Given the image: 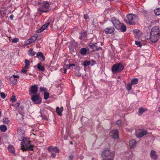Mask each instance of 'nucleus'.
Masks as SVG:
<instances>
[{"label":"nucleus","instance_id":"nucleus-22","mask_svg":"<svg viewBox=\"0 0 160 160\" xmlns=\"http://www.w3.org/2000/svg\"><path fill=\"white\" fill-rule=\"evenodd\" d=\"M151 157L153 159L156 160L158 158V156L156 153V152L154 150H152L150 153Z\"/></svg>","mask_w":160,"mask_h":160},{"label":"nucleus","instance_id":"nucleus-46","mask_svg":"<svg viewBox=\"0 0 160 160\" xmlns=\"http://www.w3.org/2000/svg\"><path fill=\"white\" fill-rule=\"evenodd\" d=\"M135 44L138 46L139 47H140L141 46V44L140 42H138L137 41H135Z\"/></svg>","mask_w":160,"mask_h":160},{"label":"nucleus","instance_id":"nucleus-9","mask_svg":"<svg viewBox=\"0 0 160 160\" xmlns=\"http://www.w3.org/2000/svg\"><path fill=\"white\" fill-rule=\"evenodd\" d=\"M99 43H95L94 44H90L88 46L90 48L92 49V51H97L99 50H102V48L99 45Z\"/></svg>","mask_w":160,"mask_h":160},{"label":"nucleus","instance_id":"nucleus-41","mask_svg":"<svg viewBox=\"0 0 160 160\" xmlns=\"http://www.w3.org/2000/svg\"><path fill=\"white\" fill-rule=\"evenodd\" d=\"M24 63L26 64L25 66L28 67L30 65L29 61L27 59L25 60L24 61Z\"/></svg>","mask_w":160,"mask_h":160},{"label":"nucleus","instance_id":"nucleus-26","mask_svg":"<svg viewBox=\"0 0 160 160\" xmlns=\"http://www.w3.org/2000/svg\"><path fill=\"white\" fill-rule=\"evenodd\" d=\"M37 39V37L35 36H33L31 37L29 40V43H28V44H29L33 42Z\"/></svg>","mask_w":160,"mask_h":160},{"label":"nucleus","instance_id":"nucleus-47","mask_svg":"<svg viewBox=\"0 0 160 160\" xmlns=\"http://www.w3.org/2000/svg\"><path fill=\"white\" fill-rule=\"evenodd\" d=\"M11 98V100L12 102L15 101L16 100V97L15 96H13Z\"/></svg>","mask_w":160,"mask_h":160},{"label":"nucleus","instance_id":"nucleus-8","mask_svg":"<svg viewBox=\"0 0 160 160\" xmlns=\"http://www.w3.org/2000/svg\"><path fill=\"white\" fill-rule=\"evenodd\" d=\"M111 22L112 23L113 26L117 29V28H120V25L121 23L120 21L118 19L114 17L111 18Z\"/></svg>","mask_w":160,"mask_h":160},{"label":"nucleus","instance_id":"nucleus-27","mask_svg":"<svg viewBox=\"0 0 160 160\" xmlns=\"http://www.w3.org/2000/svg\"><path fill=\"white\" fill-rule=\"evenodd\" d=\"M0 130L2 132H4L7 130V127L5 125H0Z\"/></svg>","mask_w":160,"mask_h":160},{"label":"nucleus","instance_id":"nucleus-6","mask_svg":"<svg viewBox=\"0 0 160 160\" xmlns=\"http://www.w3.org/2000/svg\"><path fill=\"white\" fill-rule=\"evenodd\" d=\"M32 101L37 104H40L42 102V99L38 95L35 94L32 96Z\"/></svg>","mask_w":160,"mask_h":160},{"label":"nucleus","instance_id":"nucleus-45","mask_svg":"<svg viewBox=\"0 0 160 160\" xmlns=\"http://www.w3.org/2000/svg\"><path fill=\"white\" fill-rule=\"evenodd\" d=\"M0 95L1 97L3 99H4L6 97V95L3 92H0Z\"/></svg>","mask_w":160,"mask_h":160},{"label":"nucleus","instance_id":"nucleus-50","mask_svg":"<svg viewBox=\"0 0 160 160\" xmlns=\"http://www.w3.org/2000/svg\"><path fill=\"white\" fill-rule=\"evenodd\" d=\"M116 123V124L119 126H120L121 125V121L120 120H118L117 121Z\"/></svg>","mask_w":160,"mask_h":160},{"label":"nucleus","instance_id":"nucleus-53","mask_svg":"<svg viewBox=\"0 0 160 160\" xmlns=\"http://www.w3.org/2000/svg\"><path fill=\"white\" fill-rule=\"evenodd\" d=\"M75 69L76 70H77L78 71H79L80 70V68L79 67L77 66L75 68Z\"/></svg>","mask_w":160,"mask_h":160},{"label":"nucleus","instance_id":"nucleus-3","mask_svg":"<svg viewBox=\"0 0 160 160\" xmlns=\"http://www.w3.org/2000/svg\"><path fill=\"white\" fill-rule=\"evenodd\" d=\"M124 69V66L121 63L114 64L112 68V71L113 74L119 72Z\"/></svg>","mask_w":160,"mask_h":160},{"label":"nucleus","instance_id":"nucleus-15","mask_svg":"<svg viewBox=\"0 0 160 160\" xmlns=\"http://www.w3.org/2000/svg\"><path fill=\"white\" fill-rule=\"evenodd\" d=\"M115 29L112 27H109L105 28L104 30V31L106 34H110L112 33L114 31Z\"/></svg>","mask_w":160,"mask_h":160},{"label":"nucleus","instance_id":"nucleus-17","mask_svg":"<svg viewBox=\"0 0 160 160\" xmlns=\"http://www.w3.org/2000/svg\"><path fill=\"white\" fill-rule=\"evenodd\" d=\"M150 34H160L159 29L158 28L157 26L153 27L151 30Z\"/></svg>","mask_w":160,"mask_h":160},{"label":"nucleus","instance_id":"nucleus-16","mask_svg":"<svg viewBox=\"0 0 160 160\" xmlns=\"http://www.w3.org/2000/svg\"><path fill=\"white\" fill-rule=\"evenodd\" d=\"M50 24V22H48L47 23L42 25L40 29L38 30L36 32V33H39L44 31V30L47 28L48 27Z\"/></svg>","mask_w":160,"mask_h":160},{"label":"nucleus","instance_id":"nucleus-48","mask_svg":"<svg viewBox=\"0 0 160 160\" xmlns=\"http://www.w3.org/2000/svg\"><path fill=\"white\" fill-rule=\"evenodd\" d=\"M51 153V157L52 158H55L56 157V154H55L53 152H50Z\"/></svg>","mask_w":160,"mask_h":160},{"label":"nucleus","instance_id":"nucleus-33","mask_svg":"<svg viewBox=\"0 0 160 160\" xmlns=\"http://www.w3.org/2000/svg\"><path fill=\"white\" fill-rule=\"evenodd\" d=\"M155 14L157 15H160V8H158L154 10Z\"/></svg>","mask_w":160,"mask_h":160},{"label":"nucleus","instance_id":"nucleus-13","mask_svg":"<svg viewBox=\"0 0 160 160\" xmlns=\"http://www.w3.org/2000/svg\"><path fill=\"white\" fill-rule=\"evenodd\" d=\"M23 108L24 107L22 106L21 107L19 108L18 112L19 114H17V118H18V117H20V118H19V119H20L21 118L23 119V117L24 116V113L23 112Z\"/></svg>","mask_w":160,"mask_h":160},{"label":"nucleus","instance_id":"nucleus-55","mask_svg":"<svg viewBox=\"0 0 160 160\" xmlns=\"http://www.w3.org/2000/svg\"><path fill=\"white\" fill-rule=\"evenodd\" d=\"M19 105H20V103L19 102H17L16 104V105L17 107H19Z\"/></svg>","mask_w":160,"mask_h":160},{"label":"nucleus","instance_id":"nucleus-20","mask_svg":"<svg viewBox=\"0 0 160 160\" xmlns=\"http://www.w3.org/2000/svg\"><path fill=\"white\" fill-rule=\"evenodd\" d=\"M8 150L9 152L12 153L14 155H15V151L14 147L12 145H9L8 147Z\"/></svg>","mask_w":160,"mask_h":160},{"label":"nucleus","instance_id":"nucleus-57","mask_svg":"<svg viewBox=\"0 0 160 160\" xmlns=\"http://www.w3.org/2000/svg\"><path fill=\"white\" fill-rule=\"evenodd\" d=\"M67 69L66 68V69H64L63 70V72L64 73H66V72H67Z\"/></svg>","mask_w":160,"mask_h":160},{"label":"nucleus","instance_id":"nucleus-49","mask_svg":"<svg viewBox=\"0 0 160 160\" xmlns=\"http://www.w3.org/2000/svg\"><path fill=\"white\" fill-rule=\"evenodd\" d=\"M75 66V65L74 64H69L68 66H67V68L68 69H69L71 67Z\"/></svg>","mask_w":160,"mask_h":160},{"label":"nucleus","instance_id":"nucleus-35","mask_svg":"<svg viewBox=\"0 0 160 160\" xmlns=\"http://www.w3.org/2000/svg\"><path fill=\"white\" fill-rule=\"evenodd\" d=\"M49 93L48 92H45L44 93V98L45 99H47L49 97Z\"/></svg>","mask_w":160,"mask_h":160},{"label":"nucleus","instance_id":"nucleus-42","mask_svg":"<svg viewBox=\"0 0 160 160\" xmlns=\"http://www.w3.org/2000/svg\"><path fill=\"white\" fill-rule=\"evenodd\" d=\"M41 116L42 118L45 119L47 120L48 119V116L47 115H45L44 114H42L41 115Z\"/></svg>","mask_w":160,"mask_h":160},{"label":"nucleus","instance_id":"nucleus-18","mask_svg":"<svg viewBox=\"0 0 160 160\" xmlns=\"http://www.w3.org/2000/svg\"><path fill=\"white\" fill-rule=\"evenodd\" d=\"M48 150L49 152H54L55 153H59V151L57 147L51 146L48 148Z\"/></svg>","mask_w":160,"mask_h":160},{"label":"nucleus","instance_id":"nucleus-56","mask_svg":"<svg viewBox=\"0 0 160 160\" xmlns=\"http://www.w3.org/2000/svg\"><path fill=\"white\" fill-rule=\"evenodd\" d=\"M13 15H11L10 16V18L11 20H12L13 18Z\"/></svg>","mask_w":160,"mask_h":160},{"label":"nucleus","instance_id":"nucleus-1","mask_svg":"<svg viewBox=\"0 0 160 160\" xmlns=\"http://www.w3.org/2000/svg\"><path fill=\"white\" fill-rule=\"evenodd\" d=\"M29 138L25 139L21 143V149L23 151L32 150L34 146L30 143Z\"/></svg>","mask_w":160,"mask_h":160},{"label":"nucleus","instance_id":"nucleus-60","mask_svg":"<svg viewBox=\"0 0 160 160\" xmlns=\"http://www.w3.org/2000/svg\"><path fill=\"white\" fill-rule=\"evenodd\" d=\"M1 115H2V112H1L0 111V117H1Z\"/></svg>","mask_w":160,"mask_h":160},{"label":"nucleus","instance_id":"nucleus-36","mask_svg":"<svg viewBox=\"0 0 160 160\" xmlns=\"http://www.w3.org/2000/svg\"><path fill=\"white\" fill-rule=\"evenodd\" d=\"M91 62L90 61H86L83 62V65L85 67L90 65Z\"/></svg>","mask_w":160,"mask_h":160},{"label":"nucleus","instance_id":"nucleus-40","mask_svg":"<svg viewBox=\"0 0 160 160\" xmlns=\"http://www.w3.org/2000/svg\"><path fill=\"white\" fill-rule=\"evenodd\" d=\"M28 67L26 66H25L22 70V72H23V73H26L28 69Z\"/></svg>","mask_w":160,"mask_h":160},{"label":"nucleus","instance_id":"nucleus-62","mask_svg":"<svg viewBox=\"0 0 160 160\" xmlns=\"http://www.w3.org/2000/svg\"><path fill=\"white\" fill-rule=\"evenodd\" d=\"M92 61H93L94 62H95L93 60H92Z\"/></svg>","mask_w":160,"mask_h":160},{"label":"nucleus","instance_id":"nucleus-38","mask_svg":"<svg viewBox=\"0 0 160 160\" xmlns=\"http://www.w3.org/2000/svg\"><path fill=\"white\" fill-rule=\"evenodd\" d=\"M3 122L4 123L7 124L10 122V121L8 118H5L3 119Z\"/></svg>","mask_w":160,"mask_h":160},{"label":"nucleus","instance_id":"nucleus-14","mask_svg":"<svg viewBox=\"0 0 160 160\" xmlns=\"http://www.w3.org/2000/svg\"><path fill=\"white\" fill-rule=\"evenodd\" d=\"M19 76L18 75H13L12 76L10 77L9 78V80L10 82L12 84H15L16 83L17 80L16 78H18Z\"/></svg>","mask_w":160,"mask_h":160},{"label":"nucleus","instance_id":"nucleus-39","mask_svg":"<svg viewBox=\"0 0 160 160\" xmlns=\"http://www.w3.org/2000/svg\"><path fill=\"white\" fill-rule=\"evenodd\" d=\"M115 156L114 152H112V154L110 156V157L107 160H113Z\"/></svg>","mask_w":160,"mask_h":160},{"label":"nucleus","instance_id":"nucleus-51","mask_svg":"<svg viewBox=\"0 0 160 160\" xmlns=\"http://www.w3.org/2000/svg\"><path fill=\"white\" fill-rule=\"evenodd\" d=\"M75 75L76 76L80 77L81 76V74L78 72H76Z\"/></svg>","mask_w":160,"mask_h":160},{"label":"nucleus","instance_id":"nucleus-24","mask_svg":"<svg viewBox=\"0 0 160 160\" xmlns=\"http://www.w3.org/2000/svg\"><path fill=\"white\" fill-rule=\"evenodd\" d=\"M136 142L134 139L132 140L129 142V145L131 148H134L136 146Z\"/></svg>","mask_w":160,"mask_h":160},{"label":"nucleus","instance_id":"nucleus-7","mask_svg":"<svg viewBox=\"0 0 160 160\" xmlns=\"http://www.w3.org/2000/svg\"><path fill=\"white\" fill-rule=\"evenodd\" d=\"M18 140L20 141H23V140L25 139H27L28 138L25 137L24 131L20 129L18 132Z\"/></svg>","mask_w":160,"mask_h":160},{"label":"nucleus","instance_id":"nucleus-25","mask_svg":"<svg viewBox=\"0 0 160 160\" xmlns=\"http://www.w3.org/2000/svg\"><path fill=\"white\" fill-rule=\"evenodd\" d=\"M120 28H117V29L120 30L122 32H125L126 30V27L122 23L120 25Z\"/></svg>","mask_w":160,"mask_h":160},{"label":"nucleus","instance_id":"nucleus-28","mask_svg":"<svg viewBox=\"0 0 160 160\" xmlns=\"http://www.w3.org/2000/svg\"><path fill=\"white\" fill-rule=\"evenodd\" d=\"M28 53L29 55L31 56H33L35 55L36 52L35 51H33V49H30L28 50Z\"/></svg>","mask_w":160,"mask_h":160},{"label":"nucleus","instance_id":"nucleus-43","mask_svg":"<svg viewBox=\"0 0 160 160\" xmlns=\"http://www.w3.org/2000/svg\"><path fill=\"white\" fill-rule=\"evenodd\" d=\"M19 41V39L18 38H16L13 39L12 40V42L13 43H16Z\"/></svg>","mask_w":160,"mask_h":160},{"label":"nucleus","instance_id":"nucleus-23","mask_svg":"<svg viewBox=\"0 0 160 160\" xmlns=\"http://www.w3.org/2000/svg\"><path fill=\"white\" fill-rule=\"evenodd\" d=\"M63 111V108L61 107V108H59L58 107H57L56 108V112L57 114L59 115L60 116L62 115V113Z\"/></svg>","mask_w":160,"mask_h":160},{"label":"nucleus","instance_id":"nucleus-4","mask_svg":"<svg viewBox=\"0 0 160 160\" xmlns=\"http://www.w3.org/2000/svg\"><path fill=\"white\" fill-rule=\"evenodd\" d=\"M49 2L45 1L43 2L42 3H41L42 4V7H40L38 8V11L42 12H47L49 11L48 9L49 8ZM38 4H40L41 3L40 2H38Z\"/></svg>","mask_w":160,"mask_h":160},{"label":"nucleus","instance_id":"nucleus-2","mask_svg":"<svg viewBox=\"0 0 160 160\" xmlns=\"http://www.w3.org/2000/svg\"><path fill=\"white\" fill-rule=\"evenodd\" d=\"M127 17L128 21L126 22L130 25L135 24L138 21L137 16L134 14H129L127 15Z\"/></svg>","mask_w":160,"mask_h":160},{"label":"nucleus","instance_id":"nucleus-58","mask_svg":"<svg viewBox=\"0 0 160 160\" xmlns=\"http://www.w3.org/2000/svg\"><path fill=\"white\" fill-rule=\"evenodd\" d=\"M26 43H27V44H28V43H29V40H28L26 42Z\"/></svg>","mask_w":160,"mask_h":160},{"label":"nucleus","instance_id":"nucleus-61","mask_svg":"<svg viewBox=\"0 0 160 160\" xmlns=\"http://www.w3.org/2000/svg\"><path fill=\"white\" fill-rule=\"evenodd\" d=\"M158 110L159 112H160V107H159Z\"/></svg>","mask_w":160,"mask_h":160},{"label":"nucleus","instance_id":"nucleus-29","mask_svg":"<svg viewBox=\"0 0 160 160\" xmlns=\"http://www.w3.org/2000/svg\"><path fill=\"white\" fill-rule=\"evenodd\" d=\"M42 64L41 63H39L38 64L37 66V68L39 69V70L41 71H43L45 69V68L43 66H42L41 65Z\"/></svg>","mask_w":160,"mask_h":160},{"label":"nucleus","instance_id":"nucleus-44","mask_svg":"<svg viewBox=\"0 0 160 160\" xmlns=\"http://www.w3.org/2000/svg\"><path fill=\"white\" fill-rule=\"evenodd\" d=\"M40 92H45L47 90V89L44 88V87H41L40 88Z\"/></svg>","mask_w":160,"mask_h":160},{"label":"nucleus","instance_id":"nucleus-63","mask_svg":"<svg viewBox=\"0 0 160 160\" xmlns=\"http://www.w3.org/2000/svg\"><path fill=\"white\" fill-rule=\"evenodd\" d=\"M101 45H102V43H101Z\"/></svg>","mask_w":160,"mask_h":160},{"label":"nucleus","instance_id":"nucleus-21","mask_svg":"<svg viewBox=\"0 0 160 160\" xmlns=\"http://www.w3.org/2000/svg\"><path fill=\"white\" fill-rule=\"evenodd\" d=\"M80 34L81 36L79 37V38L81 40L83 38L85 39L87 38V32L86 31L81 32Z\"/></svg>","mask_w":160,"mask_h":160},{"label":"nucleus","instance_id":"nucleus-31","mask_svg":"<svg viewBox=\"0 0 160 160\" xmlns=\"http://www.w3.org/2000/svg\"><path fill=\"white\" fill-rule=\"evenodd\" d=\"M87 52V50L86 48H82L80 50V53L82 55H84Z\"/></svg>","mask_w":160,"mask_h":160},{"label":"nucleus","instance_id":"nucleus-12","mask_svg":"<svg viewBox=\"0 0 160 160\" xmlns=\"http://www.w3.org/2000/svg\"><path fill=\"white\" fill-rule=\"evenodd\" d=\"M30 92H29V94L31 95V94H36L38 91V86L37 85H34L30 87Z\"/></svg>","mask_w":160,"mask_h":160},{"label":"nucleus","instance_id":"nucleus-32","mask_svg":"<svg viewBox=\"0 0 160 160\" xmlns=\"http://www.w3.org/2000/svg\"><path fill=\"white\" fill-rule=\"evenodd\" d=\"M147 110L146 108H141L139 109L138 112L142 114Z\"/></svg>","mask_w":160,"mask_h":160},{"label":"nucleus","instance_id":"nucleus-19","mask_svg":"<svg viewBox=\"0 0 160 160\" xmlns=\"http://www.w3.org/2000/svg\"><path fill=\"white\" fill-rule=\"evenodd\" d=\"M135 133L137 137L138 138H140L143 136L147 134L148 133L146 131L143 130L140 132H135Z\"/></svg>","mask_w":160,"mask_h":160},{"label":"nucleus","instance_id":"nucleus-30","mask_svg":"<svg viewBox=\"0 0 160 160\" xmlns=\"http://www.w3.org/2000/svg\"><path fill=\"white\" fill-rule=\"evenodd\" d=\"M138 82V78H134L131 81V84L132 85H135L137 84Z\"/></svg>","mask_w":160,"mask_h":160},{"label":"nucleus","instance_id":"nucleus-52","mask_svg":"<svg viewBox=\"0 0 160 160\" xmlns=\"http://www.w3.org/2000/svg\"><path fill=\"white\" fill-rule=\"evenodd\" d=\"M84 18L85 19H87L88 18V16L87 14H84Z\"/></svg>","mask_w":160,"mask_h":160},{"label":"nucleus","instance_id":"nucleus-34","mask_svg":"<svg viewBox=\"0 0 160 160\" xmlns=\"http://www.w3.org/2000/svg\"><path fill=\"white\" fill-rule=\"evenodd\" d=\"M37 57H40L43 58V60H44L45 59L43 53L41 52H39L37 54Z\"/></svg>","mask_w":160,"mask_h":160},{"label":"nucleus","instance_id":"nucleus-54","mask_svg":"<svg viewBox=\"0 0 160 160\" xmlns=\"http://www.w3.org/2000/svg\"><path fill=\"white\" fill-rule=\"evenodd\" d=\"M73 158V156L71 155L69 157V159L70 160H72Z\"/></svg>","mask_w":160,"mask_h":160},{"label":"nucleus","instance_id":"nucleus-11","mask_svg":"<svg viewBox=\"0 0 160 160\" xmlns=\"http://www.w3.org/2000/svg\"><path fill=\"white\" fill-rule=\"evenodd\" d=\"M109 135L114 139H117L119 138L118 131L117 130H111L109 133Z\"/></svg>","mask_w":160,"mask_h":160},{"label":"nucleus","instance_id":"nucleus-37","mask_svg":"<svg viewBox=\"0 0 160 160\" xmlns=\"http://www.w3.org/2000/svg\"><path fill=\"white\" fill-rule=\"evenodd\" d=\"M132 85L131 84L128 83L126 87L128 91H129L131 90L132 88Z\"/></svg>","mask_w":160,"mask_h":160},{"label":"nucleus","instance_id":"nucleus-5","mask_svg":"<svg viewBox=\"0 0 160 160\" xmlns=\"http://www.w3.org/2000/svg\"><path fill=\"white\" fill-rule=\"evenodd\" d=\"M112 154V153L109 148L105 149L102 151L101 154V157L102 158V160H106L108 156H111Z\"/></svg>","mask_w":160,"mask_h":160},{"label":"nucleus","instance_id":"nucleus-10","mask_svg":"<svg viewBox=\"0 0 160 160\" xmlns=\"http://www.w3.org/2000/svg\"><path fill=\"white\" fill-rule=\"evenodd\" d=\"M160 38V34H150V39L153 42H157Z\"/></svg>","mask_w":160,"mask_h":160},{"label":"nucleus","instance_id":"nucleus-59","mask_svg":"<svg viewBox=\"0 0 160 160\" xmlns=\"http://www.w3.org/2000/svg\"><path fill=\"white\" fill-rule=\"evenodd\" d=\"M121 76H118L117 77V78L118 79H121Z\"/></svg>","mask_w":160,"mask_h":160}]
</instances>
